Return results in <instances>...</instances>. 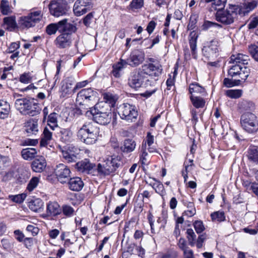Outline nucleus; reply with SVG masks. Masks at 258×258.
Segmentation results:
<instances>
[{"label": "nucleus", "mask_w": 258, "mask_h": 258, "mask_svg": "<svg viewBox=\"0 0 258 258\" xmlns=\"http://www.w3.org/2000/svg\"><path fill=\"white\" fill-rule=\"evenodd\" d=\"M240 123L242 128L249 133H255L258 130L256 116L251 112H247L241 115Z\"/></svg>", "instance_id": "nucleus-7"}, {"label": "nucleus", "mask_w": 258, "mask_h": 258, "mask_svg": "<svg viewBox=\"0 0 258 258\" xmlns=\"http://www.w3.org/2000/svg\"><path fill=\"white\" fill-rule=\"evenodd\" d=\"M52 133L47 128H45L40 141V146H46L52 140Z\"/></svg>", "instance_id": "nucleus-37"}, {"label": "nucleus", "mask_w": 258, "mask_h": 258, "mask_svg": "<svg viewBox=\"0 0 258 258\" xmlns=\"http://www.w3.org/2000/svg\"><path fill=\"white\" fill-rule=\"evenodd\" d=\"M98 93L92 88L83 89L77 94L76 102L84 108H91L90 107L96 103L98 99Z\"/></svg>", "instance_id": "nucleus-5"}, {"label": "nucleus", "mask_w": 258, "mask_h": 258, "mask_svg": "<svg viewBox=\"0 0 258 258\" xmlns=\"http://www.w3.org/2000/svg\"><path fill=\"white\" fill-rule=\"evenodd\" d=\"M258 25V16H251L250 22L248 24V28L252 29L256 28Z\"/></svg>", "instance_id": "nucleus-63"}, {"label": "nucleus", "mask_w": 258, "mask_h": 258, "mask_svg": "<svg viewBox=\"0 0 258 258\" xmlns=\"http://www.w3.org/2000/svg\"><path fill=\"white\" fill-rule=\"evenodd\" d=\"M103 99L104 102H101L102 105L104 106V108H109L111 106H113L115 103L116 98L111 93H105L103 95Z\"/></svg>", "instance_id": "nucleus-34"}, {"label": "nucleus", "mask_w": 258, "mask_h": 258, "mask_svg": "<svg viewBox=\"0 0 258 258\" xmlns=\"http://www.w3.org/2000/svg\"><path fill=\"white\" fill-rule=\"evenodd\" d=\"M32 79V77L30 73H24L20 75L19 81L22 83L28 84L31 82Z\"/></svg>", "instance_id": "nucleus-58"}, {"label": "nucleus", "mask_w": 258, "mask_h": 258, "mask_svg": "<svg viewBox=\"0 0 258 258\" xmlns=\"http://www.w3.org/2000/svg\"><path fill=\"white\" fill-rule=\"evenodd\" d=\"M247 156L249 162L254 164H258V149L255 147L249 148Z\"/></svg>", "instance_id": "nucleus-30"}, {"label": "nucleus", "mask_w": 258, "mask_h": 258, "mask_svg": "<svg viewBox=\"0 0 258 258\" xmlns=\"http://www.w3.org/2000/svg\"><path fill=\"white\" fill-rule=\"evenodd\" d=\"M99 128L91 122H86L79 127L77 137L81 142L87 145H92L98 140Z\"/></svg>", "instance_id": "nucleus-1"}, {"label": "nucleus", "mask_w": 258, "mask_h": 258, "mask_svg": "<svg viewBox=\"0 0 258 258\" xmlns=\"http://www.w3.org/2000/svg\"><path fill=\"white\" fill-rule=\"evenodd\" d=\"M42 17V14L40 11L31 12L28 15L22 16L19 18V27L22 29L33 27L41 21Z\"/></svg>", "instance_id": "nucleus-8"}, {"label": "nucleus", "mask_w": 258, "mask_h": 258, "mask_svg": "<svg viewBox=\"0 0 258 258\" xmlns=\"http://www.w3.org/2000/svg\"><path fill=\"white\" fill-rule=\"evenodd\" d=\"M128 252L131 254H137L140 256L143 257L145 254V249L142 247L136 245L135 250H130L129 249Z\"/></svg>", "instance_id": "nucleus-60"}, {"label": "nucleus", "mask_w": 258, "mask_h": 258, "mask_svg": "<svg viewBox=\"0 0 258 258\" xmlns=\"http://www.w3.org/2000/svg\"><path fill=\"white\" fill-rule=\"evenodd\" d=\"M153 179L155 181V182L151 185L155 190L156 192L159 194L161 195H162L165 192L163 184L161 182L156 180L155 178H153Z\"/></svg>", "instance_id": "nucleus-46"}, {"label": "nucleus", "mask_w": 258, "mask_h": 258, "mask_svg": "<svg viewBox=\"0 0 258 258\" xmlns=\"http://www.w3.org/2000/svg\"><path fill=\"white\" fill-rule=\"evenodd\" d=\"M4 23L7 26V29L10 31H14L19 26L17 24L15 16L4 18Z\"/></svg>", "instance_id": "nucleus-31"}, {"label": "nucleus", "mask_w": 258, "mask_h": 258, "mask_svg": "<svg viewBox=\"0 0 258 258\" xmlns=\"http://www.w3.org/2000/svg\"><path fill=\"white\" fill-rule=\"evenodd\" d=\"M257 5L258 0H244L242 6H238V14L241 16L247 15L256 8Z\"/></svg>", "instance_id": "nucleus-17"}, {"label": "nucleus", "mask_w": 258, "mask_h": 258, "mask_svg": "<svg viewBox=\"0 0 258 258\" xmlns=\"http://www.w3.org/2000/svg\"><path fill=\"white\" fill-rule=\"evenodd\" d=\"M54 173L58 180L62 183H66L70 178L71 170L63 164H59L55 169Z\"/></svg>", "instance_id": "nucleus-14"}, {"label": "nucleus", "mask_w": 258, "mask_h": 258, "mask_svg": "<svg viewBox=\"0 0 258 258\" xmlns=\"http://www.w3.org/2000/svg\"><path fill=\"white\" fill-rule=\"evenodd\" d=\"M24 127L25 131L29 134H35L38 131V126L37 120L31 119L27 121Z\"/></svg>", "instance_id": "nucleus-28"}, {"label": "nucleus", "mask_w": 258, "mask_h": 258, "mask_svg": "<svg viewBox=\"0 0 258 258\" xmlns=\"http://www.w3.org/2000/svg\"><path fill=\"white\" fill-rule=\"evenodd\" d=\"M190 99L193 106L197 109L204 108L205 106L206 100L202 97L190 95Z\"/></svg>", "instance_id": "nucleus-36"}, {"label": "nucleus", "mask_w": 258, "mask_h": 258, "mask_svg": "<svg viewBox=\"0 0 258 258\" xmlns=\"http://www.w3.org/2000/svg\"><path fill=\"white\" fill-rule=\"evenodd\" d=\"M217 52L218 42L214 40L206 43L202 49L203 55L208 58L216 56Z\"/></svg>", "instance_id": "nucleus-16"}, {"label": "nucleus", "mask_w": 258, "mask_h": 258, "mask_svg": "<svg viewBox=\"0 0 258 258\" xmlns=\"http://www.w3.org/2000/svg\"><path fill=\"white\" fill-rule=\"evenodd\" d=\"M191 35H190L191 37L189 40V43L192 55H195L197 49V36L196 35V34H194L193 36H191Z\"/></svg>", "instance_id": "nucleus-54"}, {"label": "nucleus", "mask_w": 258, "mask_h": 258, "mask_svg": "<svg viewBox=\"0 0 258 258\" xmlns=\"http://www.w3.org/2000/svg\"><path fill=\"white\" fill-rule=\"evenodd\" d=\"M28 232H31L33 236H36L39 232V228L33 225H28L26 228Z\"/></svg>", "instance_id": "nucleus-64"}, {"label": "nucleus", "mask_w": 258, "mask_h": 258, "mask_svg": "<svg viewBox=\"0 0 258 258\" xmlns=\"http://www.w3.org/2000/svg\"><path fill=\"white\" fill-rule=\"evenodd\" d=\"M49 11L50 14L56 17L63 16L67 13L66 6L54 0L49 4Z\"/></svg>", "instance_id": "nucleus-15"}, {"label": "nucleus", "mask_w": 258, "mask_h": 258, "mask_svg": "<svg viewBox=\"0 0 258 258\" xmlns=\"http://www.w3.org/2000/svg\"><path fill=\"white\" fill-rule=\"evenodd\" d=\"M61 209L63 215L68 217H71L73 216L75 212V210L73 207L67 205H63Z\"/></svg>", "instance_id": "nucleus-55"}, {"label": "nucleus", "mask_w": 258, "mask_h": 258, "mask_svg": "<svg viewBox=\"0 0 258 258\" xmlns=\"http://www.w3.org/2000/svg\"><path fill=\"white\" fill-rule=\"evenodd\" d=\"M136 146L135 141L132 139H126L124 141L123 145L121 147V149L124 153H130L135 149Z\"/></svg>", "instance_id": "nucleus-35"}, {"label": "nucleus", "mask_w": 258, "mask_h": 258, "mask_svg": "<svg viewBox=\"0 0 258 258\" xmlns=\"http://www.w3.org/2000/svg\"><path fill=\"white\" fill-rule=\"evenodd\" d=\"M80 150L75 147H70L67 150L62 151L63 158L68 163L75 162L78 159Z\"/></svg>", "instance_id": "nucleus-20"}, {"label": "nucleus", "mask_w": 258, "mask_h": 258, "mask_svg": "<svg viewBox=\"0 0 258 258\" xmlns=\"http://www.w3.org/2000/svg\"><path fill=\"white\" fill-rule=\"evenodd\" d=\"M141 69L145 75L158 77L162 72V66L159 61H153V63L144 64Z\"/></svg>", "instance_id": "nucleus-11"}, {"label": "nucleus", "mask_w": 258, "mask_h": 258, "mask_svg": "<svg viewBox=\"0 0 258 258\" xmlns=\"http://www.w3.org/2000/svg\"><path fill=\"white\" fill-rule=\"evenodd\" d=\"M212 221L221 222L225 220V213L222 211L214 212L211 214Z\"/></svg>", "instance_id": "nucleus-42"}, {"label": "nucleus", "mask_w": 258, "mask_h": 258, "mask_svg": "<svg viewBox=\"0 0 258 258\" xmlns=\"http://www.w3.org/2000/svg\"><path fill=\"white\" fill-rule=\"evenodd\" d=\"M86 114L88 116L91 115L93 120L100 124H107L111 120L112 113L110 109L104 108L102 104H96L93 108L87 111Z\"/></svg>", "instance_id": "nucleus-2"}, {"label": "nucleus", "mask_w": 258, "mask_h": 258, "mask_svg": "<svg viewBox=\"0 0 258 258\" xmlns=\"http://www.w3.org/2000/svg\"><path fill=\"white\" fill-rule=\"evenodd\" d=\"M187 208L188 209L184 211V212L183 213L182 216H186L188 217H191L194 216L196 213V210L194 207L193 203H189Z\"/></svg>", "instance_id": "nucleus-56"}, {"label": "nucleus", "mask_w": 258, "mask_h": 258, "mask_svg": "<svg viewBox=\"0 0 258 258\" xmlns=\"http://www.w3.org/2000/svg\"><path fill=\"white\" fill-rule=\"evenodd\" d=\"M27 195L25 194H21L17 195H10L9 196V199L16 203H21L24 201Z\"/></svg>", "instance_id": "nucleus-49"}, {"label": "nucleus", "mask_w": 258, "mask_h": 258, "mask_svg": "<svg viewBox=\"0 0 258 258\" xmlns=\"http://www.w3.org/2000/svg\"><path fill=\"white\" fill-rule=\"evenodd\" d=\"M10 105L6 101L0 100V118L4 119L8 116L10 111Z\"/></svg>", "instance_id": "nucleus-29"}, {"label": "nucleus", "mask_w": 258, "mask_h": 258, "mask_svg": "<svg viewBox=\"0 0 258 258\" xmlns=\"http://www.w3.org/2000/svg\"><path fill=\"white\" fill-rule=\"evenodd\" d=\"M40 181V178L38 177H33L29 181L27 189L29 191L33 190L38 185Z\"/></svg>", "instance_id": "nucleus-47"}, {"label": "nucleus", "mask_w": 258, "mask_h": 258, "mask_svg": "<svg viewBox=\"0 0 258 258\" xmlns=\"http://www.w3.org/2000/svg\"><path fill=\"white\" fill-rule=\"evenodd\" d=\"M61 33L56 38L54 42L58 47L63 48L71 45V34L67 32V31L61 32Z\"/></svg>", "instance_id": "nucleus-19"}, {"label": "nucleus", "mask_w": 258, "mask_h": 258, "mask_svg": "<svg viewBox=\"0 0 258 258\" xmlns=\"http://www.w3.org/2000/svg\"><path fill=\"white\" fill-rule=\"evenodd\" d=\"M15 107L22 114L32 116L38 114L41 111L39 104L33 99H17Z\"/></svg>", "instance_id": "nucleus-3"}, {"label": "nucleus", "mask_w": 258, "mask_h": 258, "mask_svg": "<svg viewBox=\"0 0 258 258\" xmlns=\"http://www.w3.org/2000/svg\"><path fill=\"white\" fill-rule=\"evenodd\" d=\"M249 75V69L245 66H243L240 72L238 73L237 76L241 78V80L244 81L247 78Z\"/></svg>", "instance_id": "nucleus-59"}, {"label": "nucleus", "mask_w": 258, "mask_h": 258, "mask_svg": "<svg viewBox=\"0 0 258 258\" xmlns=\"http://www.w3.org/2000/svg\"><path fill=\"white\" fill-rule=\"evenodd\" d=\"M95 167V165L91 163L87 159L79 162L76 164V168L80 172L91 173Z\"/></svg>", "instance_id": "nucleus-21"}, {"label": "nucleus", "mask_w": 258, "mask_h": 258, "mask_svg": "<svg viewBox=\"0 0 258 258\" xmlns=\"http://www.w3.org/2000/svg\"><path fill=\"white\" fill-rule=\"evenodd\" d=\"M68 181L69 188L73 191H80L84 186L83 181L78 177L70 178Z\"/></svg>", "instance_id": "nucleus-23"}, {"label": "nucleus", "mask_w": 258, "mask_h": 258, "mask_svg": "<svg viewBox=\"0 0 258 258\" xmlns=\"http://www.w3.org/2000/svg\"><path fill=\"white\" fill-rule=\"evenodd\" d=\"M147 218L151 227V233L152 234H155L156 233H158L159 228L154 227V216L150 211L148 212Z\"/></svg>", "instance_id": "nucleus-52"}, {"label": "nucleus", "mask_w": 258, "mask_h": 258, "mask_svg": "<svg viewBox=\"0 0 258 258\" xmlns=\"http://www.w3.org/2000/svg\"><path fill=\"white\" fill-rule=\"evenodd\" d=\"M60 140L64 142L67 143L71 142L73 138V133L69 128H62L60 131Z\"/></svg>", "instance_id": "nucleus-38"}, {"label": "nucleus", "mask_w": 258, "mask_h": 258, "mask_svg": "<svg viewBox=\"0 0 258 258\" xmlns=\"http://www.w3.org/2000/svg\"><path fill=\"white\" fill-rule=\"evenodd\" d=\"M154 142V137L149 132L147 133L146 140L144 141L142 143L146 144V147L148 146V150L150 153L157 152V150L155 148L152 146Z\"/></svg>", "instance_id": "nucleus-39"}, {"label": "nucleus", "mask_w": 258, "mask_h": 258, "mask_svg": "<svg viewBox=\"0 0 258 258\" xmlns=\"http://www.w3.org/2000/svg\"><path fill=\"white\" fill-rule=\"evenodd\" d=\"M194 226L197 233H201L205 230V227L202 221H196Z\"/></svg>", "instance_id": "nucleus-61"}, {"label": "nucleus", "mask_w": 258, "mask_h": 258, "mask_svg": "<svg viewBox=\"0 0 258 258\" xmlns=\"http://www.w3.org/2000/svg\"><path fill=\"white\" fill-rule=\"evenodd\" d=\"M120 158L117 156H108L97 165V172L100 175H108L114 172L120 165Z\"/></svg>", "instance_id": "nucleus-4"}, {"label": "nucleus", "mask_w": 258, "mask_h": 258, "mask_svg": "<svg viewBox=\"0 0 258 258\" xmlns=\"http://www.w3.org/2000/svg\"><path fill=\"white\" fill-rule=\"evenodd\" d=\"M144 0H133L127 8L133 12H136L144 6Z\"/></svg>", "instance_id": "nucleus-41"}, {"label": "nucleus", "mask_w": 258, "mask_h": 258, "mask_svg": "<svg viewBox=\"0 0 258 258\" xmlns=\"http://www.w3.org/2000/svg\"><path fill=\"white\" fill-rule=\"evenodd\" d=\"M47 122L48 125L52 130H54L55 127H57V114L54 112L50 113L48 116Z\"/></svg>", "instance_id": "nucleus-43"}, {"label": "nucleus", "mask_w": 258, "mask_h": 258, "mask_svg": "<svg viewBox=\"0 0 258 258\" xmlns=\"http://www.w3.org/2000/svg\"><path fill=\"white\" fill-rule=\"evenodd\" d=\"M0 9L3 15H7L12 12L9 4L7 0H2L0 4Z\"/></svg>", "instance_id": "nucleus-45"}, {"label": "nucleus", "mask_w": 258, "mask_h": 258, "mask_svg": "<svg viewBox=\"0 0 258 258\" xmlns=\"http://www.w3.org/2000/svg\"><path fill=\"white\" fill-rule=\"evenodd\" d=\"M127 65L125 60L120 59L119 61L114 64L112 66V74L113 76L117 78L120 77L123 74V69Z\"/></svg>", "instance_id": "nucleus-22"}, {"label": "nucleus", "mask_w": 258, "mask_h": 258, "mask_svg": "<svg viewBox=\"0 0 258 258\" xmlns=\"http://www.w3.org/2000/svg\"><path fill=\"white\" fill-rule=\"evenodd\" d=\"M148 156L147 152V147H146L145 143H142L141 148V154H140V161L142 164H145L147 161L146 157Z\"/></svg>", "instance_id": "nucleus-57"}, {"label": "nucleus", "mask_w": 258, "mask_h": 258, "mask_svg": "<svg viewBox=\"0 0 258 258\" xmlns=\"http://www.w3.org/2000/svg\"><path fill=\"white\" fill-rule=\"evenodd\" d=\"M188 90L191 95L196 96L200 94L204 96L207 94L205 89L196 82L189 84Z\"/></svg>", "instance_id": "nucleus-27"}, {"label": "nucleus", "mask_w": 258, "mask_h": 258, "mask_svg": "<svg viewBox=\"0 0 258 258\" xmlns=\"http://www.w3.org/2000/svg\"><path fill=\"white\" fill-rule=\"evenodd\" d=\"M141 68L132 72L128 80V84L132 88L137 89L143 85L146 78Z\"/></svg>", "instance_id": "nucleus-12"}, {"label": "nucleus", "mask_w": 258, "mask_h": 258, "mask_svg": "<svg viewBox=\"0 0 258 258\" xmlns=\"http://www.w3.org/2000/svg\"><path fill=\"white\" fill-rule=\"evenodd\" d=\"M11 159L8 156L0 155V174L2 173L4 170L11 164Z\"/></svg>", "instance_id": "nucleus-44"}, {"label": "nucleus", "mask_w": 258, "mask_h": 258, "mask_svg": "<svg viewBox=\"0 0 258 258\" xmlns=\"http://www.w3.org/2000/svg\"><path fill=\"white\" fill-rule=\"evenodd\" d=\"M204 1L206 3H212V6H215L216 9L217 7H220L219 10L223 8L227 3V0H204Z\"/></svg>", "instance_id": "nucleus-48"}, {"label": "nucleus", "mask_w": 258, "mask_h": 258, "mask_svg": "<svg viewBox=\"0 0 258 258\" xmlns=\"http://www.w3.org/2000/svg\"><path fill=\"white\" fill-rule=\"evenodd\" d=\"M249 57L248 55L241 53H238L236 55H232L230 57V63L236 64H241L242 66L248 63Z\"/></svg>", "instance_id": "nucleus-26"}, {"label": "nucleus", "mask_w": 258, "mask_h": 258, "mask_svg": "<svg viewBox=\"0 0 258 258\" xmlns=\"http://www.w3.org/2000/svg\"><path fill=\"white\" fill-rule=\"evenodd\" d=\"M68 20L67 19H64L57 23L49 24L46 27V33L49 35H52L55 34L57 31L61 32L67 31L69 30L75 32L76 30L75 26L73 24H68Z\"/></svg>", "instance_id": "nucleus-9"}, {"label": "nucleus", "mask_w": 258, "mask_h": 258, "mask_svg": "<svg viewBox=\"0 0 258 258\" xmlns=\"http://www.w3.org/2000/svg\"><path fill=\"white\" fill-rule=\"evenodd\" d=\"M89 0H77L73 7L75 15L80 16L85 14L89 10Z\"/></svg>", "instance_id": "nucleus-18"}, {"label": "nucleus", "mask_w": 258, "mask_h": 258, "mask_svg": "<svg viewBox=\"0 0 258 258\" xmlns=\"http://www.w3.org/2000/svg\"><path fill=\"white\" fill-rule=\"evenodd\" d=\"M238 107L241 112L249 111L254 109V105L251 101L243 100L239 103Z\"/></svg>", "instance_id": "nucleus-40"}, {"label": "nucleus", "mask_w": 258, "mask_h": 258, "mask_svg": "<svg viewBox=\"0 0 258 258\" xmlns=\"http://www.w3.org/2000/svg\"><path fill=\"white\" fill-rule=\"evenodd\" d=\"M28 206L30 209L34 212H40L43 209V202L40 199H35L29 203Z\"/></svg>", "instance_id": "nucleus-33"}, {"label": "nucleus", "mask_w": 258, "mask_h": 258, "mask_svg": "<svg viewBox=\"0 0 258 258\" xmlns=\"http://www.w3.org/2000/svg\"><path fill=\"white\" fill-rule=\"evenodd\" d=\"M249 51L253 58L258 61V46L251 45L249 47Z\"/></svg>", "instance_id": "nucleus-62"}, {"label": "nucleus", "mask_w": 258, "mask_h": 258, "mask_svg": "<svg viewBox=\"0 0 258 258\" xmlns=\"http://www.w3.org/2000/svg\"><path fill=\"white\" fill-rule=\"evenodd\" d=\"M238 14V6L229 5L226 10H219L217 11L216 20L223 24L229 25L233 23Z\"/></svg>", "instance_id": "nucleus-6"}, {"label": "nucleus", "mask_w": 258, "mask_h": 258, "mask_svg": "<svg viewBox=\"0 0 258 258\" xmlns=\"http://www.w3.org/2000/svg\"><path fill=\"white\" fill-rule=\"evenodd\" d=\"M186 234L189 244L191 246H194L195 244L196 235L195 233L194 230L191 228L187 229L186 230Z\"/></svg>", "instance_id": "nucleus-53"}, {"label": "nucleus", "mask_w": 258, "mask_h": 258, "mask_svg": "<svg viewBox=\"0 0 258 258\" xmlns=\"http://www.w3.org/2000/svg\"><path fill=\"white\" fill-rule=\"evenodd\" d=\"M145 58V53L139 49L133 51L130 56L125 59L127 65L132 67H136L142 63Z\"/></svg>", "instance_id": "nucleus-13"}, {"label": "nucleus", "mask_w": 258, "mask_h": 258, "mask_svg": "<svg viewBox=\"0 0 258 258\" xmlns=\"http://www.w3.org/2000/svg\"><path fill=\"white\" fill-rule=\"evenodd\" d=\"M242 91L241 90H228L226 92V95L231 98L237 99L242 95Z\"/></svg>", "instance_id": "nucleus-51"}, {"label": "nucleus", "mask_w": 258, "mask_h": 258, "mask_svg": "<svg viewBox=\"0 0 258 258\" xmlns=\"http://www.w3.org/2000/svg\"><path fill=\"white\" fill-rule=\"evenodd\" d=\"M37 154L36 149L28 148L24 149L21 151V155L23 158L26 160H31L35 157Z\"/></svg>", "instance_id": "nucleus-32"}, {"label": "nucleus", "mask_w": 258, "mask_h": 258, "mask_svg": "<svg viewBox=\"0 0 258 258\" xmlns=\"http://www.w3.org/2000/svg\"><path fill=\"white\" fill-rule=\"evenodd\" d=\"M242 67L241 64H234L229 70L228 75L232 77L237 76Z\"/></svg>", "instance_id": "nucleus-50"}, {"label": "nucleus", "mask_w": 258, "mask_h": 258, "mask_svg": "<svg viewBox=\"0 0 258 258\" xmlns=\"http://www.w3.org/2000/svg\"><path fill=\"white\" fill-rule=\"evenodd\" d=\"M118 113L121 119L131 121L136 118L138 115L135 106L128 103H124L120 105Z\"/></svg>", "instance_id": "nucleus-10"}, {"label": "nucleus", "mask_w": 258, "mask_h": 258, "mask_svg": "<svg viewBox=\"0 0 258 258\" xmlns=\"http://www.w3.org/2000/svg\"><path fill=\"white\" fill-rule=\"evenodd\" d=\"M32 169L36 172H41L46 166V162L45 158L41 156L35 159L32 163Z\"/></svg>", "instance_id": "nucleus-24"}, {"label": "nucleus", "mask_w": 258, "mask_h": 258, "mask_svg": "<svg viewBox=\"0 0 258 258\" xmlns=\"http://www.w3.org/2000/svg\"><path fill=\"white\" fill-rule=\"evenodd\" d=\"M61 209L56 202H49L47 204L46 212L48 215L56 216L61 213Z\"/></svg>", "instance_id": "nucleus-25"}]
</instances>
